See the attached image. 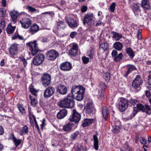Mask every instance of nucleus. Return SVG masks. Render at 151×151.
<instances>
[{
	"label": "nucleus",
	"instance_id": "59",
	"mask_svg": "<svg viewBox=\"0 0 151 151\" xmlns=\"http://www.w3.org/2000/svg\"><path fill=\"white\" fill-rule=\"evenodd\" d=\"M118 54L117 52L115 50H113L111 53V55L113 57H115Z\"/></svg>",
	"mask_w": 151,
	"mask_h": 151
},
{
	"label": "nucleus",
	"instance_id": "11",
	"mask_svg": "<svg viewBox=\"0 0 151 151\" xmlns=\"http://www.w3.org/2000/svg\"><path fill=\"white\" fill-rule=\"evenodd\" d=\"M51 76L47 73L44 74L41 78V81L42 84L45 86H47L51 82Z\"/></svg>",
	"mask_w": 151,
	"mask_h": 151
},
{
	"label": "nucleus",
	"instance_id": "63",
	"mask_svg": "<svg viewBox=\"0 0 151 151\" xmlns=\"http://www.w3.org/2000/svg\"><path fill=\"white\" fill-rule=\"evenodd\" d=\"M19 35L18 32H16L14 34V35L12 37V39L14 40L17 39Z\"/></svg>",
	"mask_w": 151,
	"mask_h": 151
},
{
	"label": "nucleus",
	"instance_id": "26",
	"mask_svg": "<svg viewBox=\"0 0 151 151\" xmlns=\"http://www.w3.org/2000/svg\"><path fill=\"white\" fill-rule=\"evenodd\" d=\"M73 125V124L70 122L64 125L63 126V129L65 132H69L71 130Z\"/></svg>",
	"mask_w": 151,
	"mask_h": 151
},
{
	"label": "nucleus",
	"instance_id": "22",
	"mask_svg": "<svg viewBox=\"0 0 151 151\" xmlns=\"http://www.w3.org/2000/svg\"><path fill=\"white\" fill-rule=\"evenodd\" d=\"M39 30V27L37 24H34L32 25L29 29V33L34 34L37 32Z\"/></svg>",
	"mask_w": 151,
	"mask_h": 151
},
{
	"label": "nucleus",
	"instance_id": "10",
	"mask_svg": "<svg viewBox=\"0 0 151 151\" xmlns=\"http://www.w3.org/2000/svg\"><path fill=\"white\" fill-rule=\"evenodd\" d=\"M136 107L137 108L138 110H141L143 112H145L148 115L151 114V108L148 105L146 104L144 106L142 104L139 103L137 105Z\"/></svg>",
	"mask_w": 151,
	"mask_h": 151
},
{
	"label": "nucleus",
	"instance_id": "20",
	"mask_svg": "<svg viewBox=\"0 0 151 151\" xmlns=\"http://www.w3.org/2000/svg\"><path fill=\"white\" fill-rule=\"evenodd\" d=\"M9 14L11 17L12 22L15 23L16 21L17 18L19 14V12L14 10H12L9 12Z\"/></svg>",
	"mask_w": 151,
	"mask_h": 151
},
{
	"label": "nucleus",
	"instance_id": "47",
	"mask_svg": "<svg viewBox=\"0 0 151 151\" xmlns=\"http://www.w3.org/2000/svg\"><path fill=\"white\" fill-rule=\"evenodd\" d=\"M76 151H84V148L83 146L79 144L78 145L77 147L75 149Z\"/></svg>",
	"mask_w": 151,
	"mask_h": 151
},
{
	"label": "nucleus",
	"instance_id": "50",
	"mask_svg": "<svg viewBox=\"0 0 151 151\" xmlns=\"http://www.w3.org/2000/svg\"><path fill=\"white\" fill-rule=\"evenodd\" d=\"M99 87L101 88L102 90H104L105 89L106 87V86L104 83L101 82L100 83Z\"/></svg>",
	"mask_w": 151,
	"mask_h": 151
},
{
	"label": "nucleus",
	"instance_id": "33",
	"mask_svg": "<svg viewBox=\"0 0 151 151\" xmlns=\"http://www.w3.org/2000/svg\"><path fill=\"white\" fill-rule=\"evenodd\" d=\"M12 138L14 144L16 147L18 146L22 142V139H16L14 135L12 137Z\"/></svg>",
	"mask_w": 151,
	"mask_h": 151
},
{
	"label": "nucleus",
	"instance_id": "64",
	"mask_svg": "<svg viewBox=\"0 0 151 151\" xmlns=\"http://www.w3.org/2000/svg\"><path fill=\"white\" fill-rule=\"evenodd\" d=\"M1 2L2 6L4 7H6V0H1Z\"/></svg>",
	"mask_w": 151,
	"mask_h": 151
},
{
	"label": "nucleus",
	"instance_id": "14",
	"mask_svg": "<svg viewBox=\"0 0 151 151\" xmlns=\"http://www.w3.org/2000/svg\"><path fill=\"white\" fill-rule=\"evenodd\" d=\"M20 23L21 24L22 27L25 29H27L31 25L32 21L28 18H24L20 20Z\"/></svg>",
	"mask_w": 151,
	"mask_h": 151
},
{
	"label": "nucleus",
	"instance_id": "49",
	"mask_svg": "<svg viewBox=\"0 0 151 151\" xmlns=\"http://www.w3.org/2000/svg\"><path fill=\"white\" fill-rule=\"evenodd\" d=\"M79 134V132L78 131H76L72 134L70 136V139L71 140H73L75 139L76 137Z\"/></svg>",
	"mask_w": 151,
	"mask_h": 151
},
{
	"label": "nucleus",
	"instance_id": "39",
	"mask_svg": "<svg viewBox=\"0 0 151 151\" xmlns=\"http://www.w3.org/2000/svg\"><path fill=\"white\" fill-rule=\"evenodd\" d=\"M20 131L22 134H20V135H22L23 133L27 134L28 132V128L26 125H25L20 130Z\"/></svg>",
	"mask_w": 151,
	"mask_h": 151
},
{
	"label": "nucleus",
	"instance_id": "25",
	"mask_svg": "<svg viewBox=\"0 0 151 151\" xmlns=\"http://www.w3.org/2000/svg\"><path fill=\"white\" fill-rule=\"evenodd\" d=\"M111 34L112 35V38L115 39L116 41L119 40L122 37V35L121 34L119 33L114 31L111 32Z\"/></svg>",
	"mask_w": 151,
	"mask_h": 151
},
{
	"label": "nucleus",
	"instance_id": "24",
	"mask_svg": "<svg viewBox=\"0 0 151 151\" xmlns=\"http://www.w3.org/2000/svg\"><path fill=\"white\" fill-rule=\"evenodd\" d=\"M103 117L105 120H106L109 114L108 109L106 106H104L102 109Z\"/></svg>",
	"mask_w": 151,
	"mask_h": 151
},
{
	"label": "nucleus",
	"instance_id": "12",
	"mask_svg": "<svg viewBox=\"0 0 151 151\" xmlns=\"http://www.w3.org/2000/svg\"><path fill=\"white\" fill-rule=\"evenodd\" d=\"M55 92V89L54 87L52 86H49L45 91L44 96L45 98H49L53 95Z\"/></svg>",
	"mask_w": 151,
	"mask_h": 151
},
{
	"label": "nucleus",
	"instance_id": "23",
	"mask_svg": "<svg viewBox=\"0 0 151 151\" xmlns=\"http://www.w3.org/2000/svg\"><path fill=\"white\" fill-rule=\"evenodd\" d=\"M57 91L62 94H65L67 92V88L64 85H60L57 87Z\"/></svg>",
	"mask_w": 151,
	"mask_h": 151
},
{
	"label": "nucleus",
	"instance_id": "55",
	"mask_svg": "<svg viewBox=\"0 0 151 151\" xmlns=\"http://www.w3.org/2000/svg\"><path fill=\"white\" fill-rule=\"evenodd\" d=\"M45 14H48L50 15L51 17H52L54 15V12H48L42 13L41 14L42 15H43Z\"/></svg>",
	"mask_w": 151,
	"mask_h": 151
},
{
	"label": "nucleus",
	"instance_id": "16",
	"mask_svg": "<svg viewBox=\"0 0 151 151\" xmlns=\"http://www.w3.org/2000/svg\"><path fill=\"white\" fill-rule=\"evenodd\" d=\"M66 22L69 26L72 28H76L78 25L77 21L72 18H70L67 20Z\"/></svg>",
	"mask_w": 151,
	"mask_h": 151
},
{
	"label": "nucleus",
	"instance_id": "34",
	"mask_svg": "<svg viewBox=\"0 0 151 151\" xmlns=\"http://www.w3.org/2000/svg\"><path fill=\"white\" fill-rule=\"evenodd\" d=\"M29 120L30 121V122L31 125L32 126V124L33 125V120L34 121L36 120V119L34 115L33 114H32L31 111L29 110Z\"/></svg>",
	"mask_w": 151,
	"mask_h": 151
},
{
	"label": "nucleus",
	"instance_id": "38",
	"mask_svg": "<svg viewBox=\"0 0 151 151\" xmlns=\"http://www.w3.org/2000/svg\"><path fill=\"white\" fill-rule=\"evenodd\" d=\"M56 26L58 28H62L64 29L65 26L63 27V26L64 25V22L63 21H57Z\"/></svg>",
	"mask_w": 151,
	"mask_h": 151
},
{
	"label": "nucleus",
	"instance_id": "5",
	"mask_svg": "<svg viewBox=\"0 0 151 151\" xmlns=\"http://www.w3.org/2000/svg\"><path fill=\"white\" fill-rule=\"evenodd\" d=\"M143 81L140 75H137L133 80L132 84L133 88L137 90L140 89V85L142 84Z\"/></svg>",
	"mask_w": 151,
	"mask_h": 151
},
{
	"label": "nucleus",
	"instance_id": "40",
	"mask_svg": "<svg viewBox=\"0 0 151 151\" xmlns=\"http://www.w3.org/2000/svg\"><path fill=\"white\" fill-rule=\"evenodd\" d=\"M99 48L102 49L104 51H105L109 48L108 44L107 43H103L100 45Z\"/></svg>",
	"mask_w": 151,
	"mask_h": 151
},
{
	"label": "nucleus",
	"instance_id": "58",
	"mask_svg": "<svg viewBox=\"0 0 151 151\" xmlns=\"http://www.w3.org/2000/svg\"><path fill=\"white\" fill-rule=\"evenodd\" d=\"M142 32V30L141 29H139L138 30L137 36L138 38L139 39H141L142 38V35L141 33Z\"/></svg>",
	"mask_w": 151,
	"mask_h": 151
},
{
	"label": "nucleus",
	"instance_id": "54",
	"mask_svg": "<svg viewBox=\"0 0 151 151\" xmlns=\"http://www.w3.org/2000/svg\"><path fill=\"white\" fill-rule=\"evenodd\" d=\"M5 11L4 8L0 9V17H4L5 16Z\"/></svg>",
	"mask_w": 151,
	"mask_h": 151
},
{
	"label": "nucleus",
	"instance_id": "21",
	"mask_svg": "<svg viewBox=\"0 0 151 151\" xmlns=\"http://www.w3.org/2000/svg\"><path fill=\"white\" fill-rule=\"evenodd\" d=\"M67 111L65 109L60 110L57 114V117L58 119H60L63 118L67 114Z\"/></svg>",
	"mask_w": 151,
	"mask_h": 151
},
{
	"label": "nucleus",
	"instance_id": "56",
	"mask_svg": "<svg viewBox=\"0 0 151 151\" xmlns=\"http://www.w3.org/2000/svg\"><path fill=\"white\" fill-rule=\"evenodd\" d=\"M82 59L83 63L86 64L89 61V58L85 56H83L82 58Z\"/></svg>",
	"mask_w": 151,
	"mask_h": 151
},
{
	"label": "nucleus",
	"instance_id": "4",
	"mask_svg": "<svg viewBox=\"0 0 151 151\" xmlns=\"http://www.w3.org/2000/svg\"><path fill=\"white\" fill-rule=\"evenodd\" d=\"M47 59L49 60L53 61L59 56L58 52L54 50L47 51L46 53Z\"/></svg>",
	"mask_w": 151,
	"mask_h": 151
},
{
	"label": "nucleus",
	"instance_id": "37",
	"mask_svg": "<svg viewBox=\"0 0 151 151\" xmlns=\"http://www.w3.org/2000/svg\"><path fill=\"white\" fill-rule=\"evenodd\" d=\"M126 52L132 58L134 56V53L132 50L130 48H127L126 49Z\"/></svg>",
	"mask_w": 151,
	"mask_h": 151
},
{
	"label": "nucleus",
	"instance_id": "28",
	"mask_svg": "<svg viewBox=\"0 0 151 151\" xmlns=\"http://www.w3.org/2000/svg\"><path fill=\"white\" fill-rule=\"evenodd\" d=\"M93 120L92 119H85L83 121L82 126L86 127L89 125L93 122Z\"/></svg>",
	"mask_w": 151,
	"mask_h": 151
},
{
	"label": "nucleus",
	"instance_id": "51",
	"mask_svg": "<svg viewBox=\"0 0 151 151\" xmlns=\"http://www.w3.org/2000/svg\"><path fill=\"white\" fill-rule=\"evenodd\" d=\"M30 91L34 96H37L36 94L37 91L33 87H30Z\"/></svg>",
	"mask_w": 151,
	"mask_h": 151
},
{
	"label": "nucleus",
	"instance_id": "31",
	"mask_svg": "<svg viewBox=\"0 0 151 151\" xmlns=\"http://www.w3.org/2000/svg\"><path fill=\"white\" fill-rule=\"evenodd\" d=\"M29 97L31 100V103L32 105L34 107L36 106L38 102L36 96H33L30 95Z\"/></svg>",
	"mask_w": 151,
	"mask_h": 151
},
{
	"label": "nucleus",
	"instance_id": "18",
	"mask_svg": "<svg viewBox=\"0 0 151 151\" xmlns=\"http://www.w3.org/2000/svg\"><path fill=\"white\" fill-rule=\"evenodd\" d=\"M141 6L144 10H149L151 9V4L149 0H142Z\"/></svg>",
	"mask_w": 151,
	"mask_h": 151
},
{
	"label": "nucleus",
	"instance_id": "41",
	"mask_svg": "<svg viewBox=\"0 0 151 151\" xmlns=\"http://www.w3.org/2000/svg\"><path fill=\"white\" fill-rule=\"evenodd\" d=\"M17 107L20 112H21L23 115H25L26 114V111L25 109L20 105H19Z\"/></svg>",
	"mask_w": 151,
	"mask_h": 151
},
{
	"label": "nucleus",
	"instance_id": "35",
	"mask_svg": "<svg viewBox=\"0 0 151 151\" xmlns=\"http://www.w3.org/2000/svg\"><path fill=\"white\" fill-rule=\"evenodd\" d=\"M123 56L122 53H120L118 55L116 56L114 58V60L115 62H119L122 59Z\"/></svg>",
	"mask_w": 151,
	"mask_h": 151
},
{
	"label": "nucleus",
	"instance_id": "1",
	"mask_svg": "<svg viewBox=\"0 0 151 151\" xmlns=\"http://www.w3.org/2000/svg\"><path fill=\"white\" fill-rule=\"evenodd\" d=\"M85 89L83 87L73 86L71 89V93L74 98L78 101L82 100L84 97Z\"/></svg>",
	"mask_w": 151,
	"mask_h": 151
},
{
	"label": "nucleus",
	"instance_id": "3",
	"mask_svg": "<svg viewBox=\"0 0 151 151\" xmlns=\"http://www.w3.org/2000/svg\"><path fill=\"white\" fill-rule=\"evenodd\" d=\"M93 15L92 13L86 14L83 17V24L84 25L86 24L88 26L91 27L94 24V21L93 20Z\"/></svg>",
	"mask_w": 151,
	"mask_h": 151
},
{
	"label": "nucleus",
	"instance_id": "45",
	"mask_svg": "<svg viewBox=\"0 0 151 151\" xmlns=\"http://www.w3.org/2000/svg\"><path fill=\"white\" fill-rule=\"evenodd\" d=\"M19 59L20 61L22 62V63L24 67H26L27 64V62L26 59L23 57H20L19 58Z\"/></svg>",
	"mask_w": 151,
	"mask_h": 151
},
{
	"label": "nucleus",
	"instance_id": "52",
	"mask_svg": "<svg viewBox=\"0 0 151 151\" xmlns=\"http://www.w3.org/2000/svg\"><path fill=\"white\" fill-rule=\"evenodd\" d=\"M139 139L140 143L142 144H145L147 143L146 139L143 137H139Z\"/></svg>",
	"mask_w": 151,
	"mask_h": 151
},
{
	"label": "nucleus",
	"instance_id": "30",
	"mask_svg": "<svg viewBox=\"0 0 151 151\" xmlns=\"http://www.w3.org/2000/svg\"><path fill=\"white\" fill-rule=\"evenodd\" d=\"M113 47L115 49L117 50L120 51L122 48L123 45L120 42H116L114 44Z\"/></svg>",
	"mask_w": 151,
	"mask_h": 151
},
{
	"label": "nucleus",
	"instance_id": "8",
	"mask_svg": "<svg viewBox=\"0 0 151 151\" xmlns=\"http://www.w3.org/2000/svg\"><path fill=\"white\" fill-rule=\"evenodd\" d=\"M81 118V115L78 113L75 109L72 111V114L69 118V120L73 122L76 123H78L80 121Z\"/></svg>",
	"mask_w": 151,
	"mask_h": 151
},
{
	"label": "nucleus",
	"instance_id": "29",
	"mask_svg": "<svg viewBox=\"0 0 151 151\" xmlns=\"http://www.w3.org/2000/svg\"><path fill=\"white\" fill-rule=\"evenodd\" d=\"M16 27V26H12L11 24H9L6 29L7 33L9 34L13 33Z\"/></svg>",
	"mask_w": 151,
	"mask_h": 151
},
{
	"label": "nucleus",
	"instance_id": "42",
	"mask_svg": "<svg viewBox=\"0 0 151 151\" xmlns=\"http://www.w3.org/2000/svg\"><path fill=\"white\" fill-rule=\"evenodd\" d=\"M116 4L115 2H112L110 6L109 10L112 12H114L115 9Z\"/></svg>",
	"mask_w": 151,
	"mask_h": 151
},
{
	"label": "nucleus",
	"instance_id": "9",
	"mask_svg": "<svg viewBox=\"0 0 151 151\" xmlns=\"http://www.w3.org/2000/svg\"><path fill=\"white\" fill-rule=\"evenodd\" d=\"M129 104L127 100L124 98H122L119 103V108L120 111L123 112L127 108Z\"/></svg>",
	"mask_w": 151,
	"mask_h": 151
},
{
	"label": "nucleus",
	"instance_id": "6",
	"mask_svg": "<svg viewBox=\"0 0 151 151\" xmlns=\"http://www.w3.org/2000/svg\"><path fill=\"white\" fill-rule=\"evenodd\" d=\"M28 48L31 52L32 55L34 56L39 51V50L36 41L33 42H29L27 44Z\"/></svg>",
	"mask_w": 151,
	"mask_h": 151
},
{
	"label": "nucleus",
	"instance_id": "46",
	"mask_svg": "<svg viewBox=\"0 0 151 151\" xmlns=\"http://www.w3.org/2000/svg\"><path fill=\"white\" fill-rule=\"evenodd\" d=\"M26 9L32 13L35 12L37 11L35 8L29 6H27Z\"/></svg>",
	"mask_w": 151,
	"mask_h": 151
},
{
	"label": "nucleus",
	"instance_id": "44",
	"mask_svg": "<svg viewBox=\"0 0 151 151\" xmlns=\"http://www.w3.org/2000/svg\"><path fill=\"white\" fill-rule=\"evenodd\" d=\"M103 77L106 81H109L110 78V74L108 72L104 74Z\"/></svg>",
	"mask_w": 151,
	"mask_h": 151
},
{
	"label": "nucleus",
	"instance_id": "7",
	"mask_svg": "<svg viewBox=\"0 0 151 151\" xmlns=\"http://www.w3.org/2000/svg\"><path fill=\"white\" fill-rule=\"evenodd\" d=\"M45 59V56L43 54H38L34 58L32 63L35 65H39L43 63Z\"/></svg>",
	"mask_w": 151,
	"mask_h": 151
},
{
	"label": "nucleus",
	"instance_id": "62",
	"mask_svg": "<svg viewBox=\"0 0 151 151\" xmlns=\"http://www.w3.org/2000/svg\"><path fill=\"white\" fill-rule=\"evenodd\" d=\"M98 98L99 99L103 100L105 98L104 93H101V94L100 95L98 96Z\"/></svg>",
	"mask_w": 151,
	"mask_h": 151
},
{
	"label": "nucleus",
	"instance_id": "27",
	"mask_svg": "<svg viewBox=\"0 0 151 151\" xmlns=\"http://www.w3.org/2000/svg\"><path fill=\"white\" fill-rule=\"evenodd\" d=\"M127 71L124 75V76L127 77L128 75L132 71L136 69L135 66L132 65H128L127 68Z\"/></svg>",
	"mask_w": 151,
	"mask_h": 151
},
{
	"label": "nucleus",
	"instance_id": "2",
	"mask_svg": "<svg viewBox=\"0 0 151 151\" xmlns=\"http://www.w3.org/2000/svg\"><path fill=\"white\" fill-rule=\"evenodd\" d=\"M75 102L71 97L68 96L66 98L60 101L58 103V105L60 107L66 108H71L74 105Z\"/></svg>",
	"mask_w": 151,
	"mask_h": 151
},
{
	"label": "nucleus",
	"instance_id": "36",
	"mask_svg": "<svg viewBox=\"0 0 151 151\" xmlns=\"http://www.w3.org/2000/svg\"><path fill=\"white\" fill-rule=\"evenodd\" d=\"M133 7L134 13L136 12L140 11V4L139 3H136L133 4Z\"/></svg>",
	"mask_w": 151,
	"mask_h": 151
},
{
	"label": "nucleus",
	"instance_id": "13",
	"mask_svg": "<svg viewBox=\"0 0 151 151\" xmlns=\"http://www.w3.org/2000/svg\"><path fill=\"white\" fill-rule=\"evenodd\" d=\"M72 68L71 63L69 62H65L62 63L60 66V69L63 71H69Z\"/></svg>",
	"mask_w": 151,
	"mask_h": 151
},
{
	"label": "nucleus",
	"instance_id": "53",
	"mask_svg": "<svg viewBox=\"0 0 151 151\" xmlns=\"http://www.w3.org/2000/svg\"><path fill=\"white\" fill-rule=\"evenodd\" d=\"M138 112L137 108L136 107H134L133 108V111L131 114V116L132 117L134 116Z\"/></svg>",
	"mask_w": 151,
	"mask_h": 151
},
{
	"label": "nucleus",
	"instance_id": "60",
	"mask_svg": "<svg viewBox=\"0 0 151 151\" xmlns=\"http://www.w3.org/2000/svg\"><path fill=\"white\" fill-rule=\"evenodd\" d=\"M77 32H71L70 35V37L73 38H74L77 35Z\"/></svg>",
	"mask_w": 151,
	"mask_h": 151
},
{
	"label": "nucleus",
	"instance_id": "61",
	"mask_svg": "<svg viewBox=\"0 0 151 151\" xmlns=\"http://www.w3.org/2000/svg\"><path fill=\"white\" fill-rule=\"evenodd\" d=\"M87 9V7L86 6H83L81 8V11L82 12L84 13L86 12Z\"/></svg>",
	"mask_w": 151,
	"mask_h": 151
},
{
	"label": "nucleus",
	"instance_id": "15",
	"mask_svg": "<svg viewBox=\"0 0 151 151\" xmlns=\"http://www.w3.org/2000/svg\"><path fill=\"white\" fill-rule=\"evenodd\" d=\"M72 47L69 50V54L73 56H76L77 54L78 46L76 43H72Z\"/></svg>",
	"mask_w": 151,
	"mask_h": 151
},
{
	"label": "nucleus",
	"instance_id": "19",
	"mask_svg": "<svg viewBox=\"0 0 151 151\" xmlns=\"http://www.w3.org/2000/svg\"><path fill=\"white\" fill-rule=\"evenodd\" d=\"M93 104L91 103H88L84 108V110L88 114L92 113L93 111Z\"/></svg>",
	"mask_w": 151,
	"mask_h": 151
},
{
	"label": "nucleus",
	"instance_id": "43",
	"mask_svg": "<svg viewBox=\"0 0 151 151\" xmlns=\"http://www.w3.org/2000/svg\"><path fill=\"white\" fill-rule=\"evenodd\" d=\"M120 128L119 126L115 125L113 127V129L112 130V132L115 133H118L120 130Z\"/></svg>",
	"mask_w": 151,
	"mask_h": 151
},
{
	"label": "nucleus",
	"instance_id": "57",
	"mask_svg": "<svg viewBox=\"0 0 151 151\" xmlns=\"http://www.w3.org/2000/svg\"><path fill=\"white\" fill-rule=\"evenodd\" d=\"M5 26V23L4 20L3 19L1 20V22L0 23V28L3 29Z\"/></svg>",
	"mask_w": 151,
	"mask_h": 151
},
{
	"label": "nucleus",
	"instance_id": "17",
	"mask_svg": "<svg viewBox=\"0 0 151 151\" xmlns=\"http://www.w3.org/2000/svg\"><path fill=\"white\" fill-rule=\"evenodd\" d=\"M18 50V45L14 44L11 45L9 51L10 54L12 57H14V55L17 53Z\"/></svg>",
	"mask_w": 151,
	"mask_h": 151
},
{
	"label": "nucleus",
	"instance_id": "32",
	"mask_svg": "<svg viewBox=\"0 0 151 151\" xmlns=\"http://www.w3.org/2000/svg\"><path fill=\"white\" fill-rule=\"evenodd\" d=\"M93 139L94 148L96 150H97L99 148V141L98 138L96 135H93Z\"/></svg>",
	"mask_w": 151,
	"mask_h": 151
},
{
	"label": "nucleus",
	"instance_id": "48",
	"mask_svg": "<svg viewBox=\"0 0 151 151\" xmlns=\"http://www.w3.org/2000/svg\"><path fill=\"white\" fill-rule=\"evenodd\" d=\"M128 102L130 103L131 105H135L136 103L137 102V101L136 99H131L129 100H128Z\"/></svg>",
	"mask_w": 151,
	"mask_h": 151
}]
</instances>
